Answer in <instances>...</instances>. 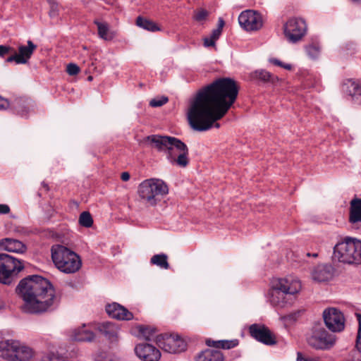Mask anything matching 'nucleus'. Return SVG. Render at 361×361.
<instances>
[{
	"mask_svg": "<svg viewBox=\"0 0 361 361\" xmlns=\"http://www.w3.org/2000/svg\"><path fill=\"white\" fill-rule=\"evenodd\" d=\"M238 87L229 78H219L202 87L190 99L187 118L190 127L197 131H207L221 119L236 100Z\"/></svg>",
	"mask_w": 361,
	"mask_h": 361,
	"instance_id": "obj_1",
	"label": "nucleus"
},
{
	"mask_svg": "<svg viewBox=\"0 0 361 361\" xmlns=\"http://www.w3.org/2000/svg\"><path fill=\"white\" fill-rule=\"evenodd\" d=\"M16 292L24 302L22 310L27 313L42 314L51 311L58 302L51 283L37 275L22 279L16 287Z\"/></svg>",
	"mask_w": 361,
	"mask_h": 361,
	"instance_id": "obj_2",
	"label": "nucleus"
},
{
	"mask_svg": "<svg viewBox=\"0 0 361 361\" xmlns=\"http://www.w3.org/2000/svg\"><path fill=\"white\" fill-rule=\"evenodd\" d=\"M300 281L295 276L273 279L270 283L269 300L273 306L283 307L288 302V297L301 290Z\"/></svg>",
	"mask_w": 361,
	"mask_h": 361,
	"instance_id": "obj_3",
	"label": "nucleus"
},
{
	"mask_svg": "<svg viewBox=\"0 0 361 361\" xmlns=\"http://www.w3.org/2000/svg\"><path fill=\"white\" fill-rule=\"evenodd\" d=\"M137 192L142 203L154 207L169 193V188L163 180L153 178L141 182Z\"/></svg>",
	"mask_w": 361,
	"mask_h": 361,
	"instance_id": "obj_4",
	"label": "nucleus"
},
{
	"mask_svg": "<svg viewBox=\"0 0 361 361\" xmlns=\"http://www.w3.org/2000/svg\"><path fill=\"white\" fill-rule=\"evenodd\" d=\"M51 258L55 266L66 274L77 272L82 266L79 255L65 246L55 245L51 249Z\"/></svg>",
	"mask_w": 361,
	"mask_h": 361,
	"instance_id": "obj_5",
	"label": "nucleus"
},
{
	"mask_svg": "<svg viewBox=\"0 0 361 361\" xmlns=\"http://www.w3.org/2000/svg\"><path fill=\"white\" fill-rule=\"evenodd\" d=\"M333 259L344 264H361V240L345 238L334 247Z\"/></svg>",
	"mask_w": 361,
	"mask_h": 361,
	"instance_id": "obj_6",
	"label": "nucleus"
},
{
	"mask_svg": "<svg viewBox=\"0 0 361 361\" xmlns=\"http://www.w3.org/2000/svg\"><path fill=\"white\" fill-rule=\"evenodd\" d=\"M23 267L21 261L8 254L0 253V282L11 284Z\"/></svg>",
	"mask_w": 361,
	"mask_h": 361,
	"instance_id": "obj_7",
	"label": "nucleus"
},
{
	"mask_svg": "<svg viewBox=\"0 0 361 361\" xmlns=\"http://www.w3.org/2000/svg\"><path fill=\"white\" fill-rule=\"evenodd\" d=\"M284 35L291 43H296L302 39L307 32L305 21L300 18H290L283 25Z\"/></svg>",
	"mask_w": 361,
	"mask_h": 361,
	"instance_id": "obj_8",
	"label": "nucleus"
},
{
	"mask_svg": "<svg viewBox=\"0 0 361 361\" xmlns=\"http://www.w3.org/2000/svg\"><path fill=\"white\" fill-rule=\"evenodd\" d=\"M156 342L159 348L170 353H179L187 348L185 341L178 336L160 334L157 336Z\"/></svg>",
	"mask_w": 361,
	"mask_h": 361,
	"instance_id": "obj_9",
	"label": "nucleus"
},
{
	"mask_svg": "<svg viewBox=\"0 0 361 361\" xmlns=\"http://www.w3.org/2000/svg\"><path fill=\"white\" fill-rule=\"evenodd\" d=\"M176 141L178 139L169 136H161L153 135L146 137L143 142L147 143L150 147L157 149L159 151H163L166 153L167 158L172 157V152L174 151Z\"/></svg>",
	"mask_w": 361,
	"mask_h": 361,
	"instance_id": "obj_10",
	"label": "nucleus"
},
{
	"mask_svg": "<svg viewBox=\"0 0 361 361\" xmlns=\"http://www.w3.org/2000/svg\"><path fill=\"white\" fill-rule=\"evenodd\" d=\"M310 345L316 349H329L335 343V338L329 334L324 328L317 326L313 329L312 335L307 338Z\"/></svg>",
	"mask_w": 361,
	"mask_h": 361,
	"instance_id": "obj_11",
	"label": "nucleus"
},
{
	"mask_svg": "<svg viewBox=\"0 0 361 361\" xmlns=\"http://www.w3.org/2000/svg\"><path fill=\"white\" fill-rule=\"evenodd\" d=\"M323 317L326 327L333 332H340L344 329L345 319L338 309L331 307L325 310Z\"/></svg>",
	"mask_w": 361,
	"mask_h": 361,
	"instance_id": "obj_12",
	"label": "nucleus"
},
{
	"mask_svg": "<svg viewBox=\"0 0 361 361\" xmlns=\"http://www.w3.org/2000/svg\"><path fill=\"white\" fill-rule=\"evenodd\" d=\"M238 22L240 26L247 31L257 30L262 27L261 15L250 10L243 11L238 17Z\"/></svg>",
	"mask_w": 361,
	"mask_h": 361,
	"instance_id": "obj_13",
	"label": "nucleus"
},
{
	"mask_svg": "<svg viewBox=\"0 0 361 361\" xmlns=\"http://www.w3.org/2000/svg\"><path fill=\"white\" fill-rule=\"evenodd\" d=\"M249 332L252 337L265 345H271L276 343L275 336L263 324H252L249 328Z\"/></svg>",
	"mask_w": 361,
	"mask_h": 361,
	"instance_id": "obj_14",
	"label": "nucleus"
},
{
	"mask_svg": "<svg viewBox=\"0 0 361 361\" xmlns=\"http://www.w3.org/2000/svg\"><path fill=\"white\" fill-rule=\"evenodd\" d=\"M136 355L143 361H158L161 353L154 345L149 343H139L135 348Z\"/></svg>",
	"mask_w": 361,
	"mask_h": 361,
	"instance_id": "obj_15",
	"label": "nucleus"
},
{
	"mask_svg": "<svg viewBox=\"0 0 361 361\" xmlns=\"http://www.w3.org/2000/svg\"><path fill=\"white\" fill-rule=\"evenodd\" d=\"M174 151L172 152V157L167 158L170 162L176 163L180 167H185L189 163L188 149L185 143L181 140L176 141Z\"/></svg>",
	"mask_w": 361,
	"mask_h": 361,
	"instance_id": "obj_16",
	"label": "nucleus"
},
{
	"mask_svg": "<svg viewBox=\"0 0 361 361\" xmlns=\"http://www.w3.org/2000/svg\"><path fill=\"white\" fill-rule=\"evenodd\" d=\"M106 313L112 318L119 320H130L133 319V314L125 307L118 303L114 302L106 306Z\"/></svg>",
	"mask_w": 361,
	"mask_h": 361,
	"instance_id": "obj_17",
	"label": "nucleus"
},
{
	"mask_svg": "<svg viewBox=\"0 0 361 361\" xmlns=\"http://www.w3.org/2000/svg\"><path fill=\"white\" fill-rule=\"evenodd\" d=\"M311 274L315 281H326L333 277L334 268L330 264H319L314 267Z\"/></svg>",
	"mask_w": 361,
	"mask_h": 361,
	"instance_id": "obj_18",
	"label": "nucleus"
},
{
	"mask_svg": "<svg viewBox=\"0 0 361 361\" xmlns=\"http://www.w3.org/2000/svg\"><path fill=\"white\" fill-rule=\"evenodd\" d=\"M97 330L111 342L118 341L119 327L115 323L106 322L99 324Z\"/></svg>",
	"mask_w": 361,
	"mask_h": 361,
	"instance_id": "obj_19",
	"label": "nucleus"
},
{
	"mask_svg": "<svg viewBox=\"0 0 361 361\" xmlns=\"http://www.w3.org/2000/svg\"><path fill=\"white\" fill-rule=\"evenodd\" d=\"M70 336L72 340L81 342H90L94 339L95 335L92 331L86 325L74 329Z\"/></svg>",
	"mask_w": 361,
	"mask_h": 361,
	"instance_id": "obj_20",
	"label": "nucleus"
},
{
	"mask_svg": "<svg viewBox=\"0 0 361 361\" xmlns=\"http://www.w3.org/2000/svg\"><path fill=\"white\" fill-rule=\"evenodd\" d=\"M18 346V341L8 339L0 341V357L13 361V356Z\"/></svg>",
	"mask_w": 361,
	"mask_h": 361,
	"instance_id": "obj_21",
	"label": "nucleus"
},
{
	"mask_svg": "<svg viewBox=\"0 0 361 361\" xmlns=\"http://www.w3.org/2000/svg\"><path fill=\"white\" fill-rule=\"evenodd\" d=\"M0 250L16 253H23L26 251V246L20 240L13 238H5L0 240Z\"/></svg>",
	"mask_w": 361,
	"mask_h": 361,
	"instance_id": "obj_22",
	"label": "nucleus"
},
{
	"mask_svg": "<svg viewBox=\"0 0 361 361\" xmlns=\"http://www.w3.org/2000/svg\"><path fill=\"white\" fill-rule=\"evenodd\" d=\"M36 48L37 46L30 40L27 41V46H20L18 47V54H17L18 62L22 63V64L26 63Z\"/></svg>",
	"mask_w": 361,
	"mask_h": 361,
	"instance_id": "obj_23",
	"label": "nucleus"
},
{
	"mask_svg": "<svg viewBox=\"0 0 361 361\" xmlns=\"http://www.w3.org/2000/svg\"><path fill=\"white\" fill-rule=\"evenodd\" d=\"M34 356L33 350L18 341V346L14 353L13 361H29Z\"/></svg>",
	"mask_w": 361,
	"mask_h": 361,
	"instance_id": "obj_24",
	"label": "nucleus"
},
{
	"mask_svg": "<svg viewBox=\"0 0 361 361\" xmlns=\"http://www.w3.org/2000/svg\"><path fill=\"white\" fill-rule=\"evenodd\" d=\"M196 361H224V356L219 350L207 349L198 354Z\"/></svg>",
	"mask_w": 361,
	"mask_h": 361,
	"instance_id": "obj_25",
	"label": "nucleus"
},
{
	"mask_svg": "<svg viewBox=\"0 0 361 361\" xmlns=\"http://www.w3.org/2000/svg\"><path fill=\"white\" fill-rule=\"evenodd\" d=\"M346 92L353 100L361 103V83L354 80H349L347 84Z\"/></svg>",
	"mask_w": 361,
	"mask_h": 361,
	"instance_id": "obj_26",
	"label": "nucleus"
},
{
	"mask_svg": "<svg viewBox=\"0 0 361 361\" xmlns=\"http://www.w3.org/2000/svg\"><path fill=\"white\" fill-rule=\"evenodd\" d=\"M350 221L353 224L361 222V199L350 202Z\"/></svg>",
	"mask_w": 361,
	"mask_h": 361,
	"instance_id": "obj_27",
	"label": "nucleus"
},
{
	"mask_svg": "<svg viewBox=\"0 0 361 361\" xmlns=\"http://www.w3.org/2000/svg\"><path fill=\"white\" fill-rule=\"evenodd\" d=\"M94 23L97 26L99 37L104 40H111L114 37V32L110 31L109 25L106 23L99 22L97 20H95Z\"/></svg>",
	"mask_w": 361,
	"mask_h": 361,
	"instance_id": "obj_28",
	"label": "nucleus"
},
{
	"mask_svg": "<svg viewBox=\"0 0 361 361\" xmlns=\"http://www.w3.org/2000/svg\"><path fill=\"white\" fill-rule=\"evenodd\" d=\"M206 343L209 346L214 347L216 348L231 349L238 345V341L237 339L221 341L207 340Z\"/></svg>",
	"mask_w": 361,
	"mask_h": 361,
	"instance_id": "obj_29",
	"label": "nucleus"
},
{
	"mask_svg": "<svg viewBox=\"0 0 361 361\" xmlns=\"http://www.w3.org/2000/svg\"><path fill=\"white\" fill-rule=\"evenodd\" d=\"M136 25L144 30L156 32L160 30L159 26L152 20L138 16L136 19Z\"/></svg>",
	"mask_w": 361,
	"mask_h": 361,
	"instance_id": "obj_30",
	"label": "nucleus"
},
{
	"mask_svg": "<svg viewBox=\"0 0 361 361\" xmlns=\"http://www.w3.org/2000/svg\"><path fill=\"white\" fill-rule=\"evenodd\" d=\"M150 262L152 264H155L161 269H169V264L168 262V257L165 254H159L154 255Z\"/></svg>",
	"mask_w": 361,
	"mask_h": 361,
	"instance_id": "obj_31",
	"label": "nucleus"
},
{
	"mask_svg": "<svg viewBox=\"0 0 361 361\" xmlns=\"http://www.w3.org/2000/svg\"><path fill=\"white\" fill-rule=\"evenodd\" d=\"M307 55L312 59H316L320 54L321 47L319 44L312 43L305 47Z\"/></svg>",
	"mask_w": 361,
	"mask_h": 361,
	"instance_id": "obj_32",
	"label": "nucleus"
},
{
	"mask_svg": "<svg viewBox=\"0 0 361 361\" xmlns=\"http://www.w3.org/2000/svg\"><path fill=\"white\" fill-rule=\"evenodd\" d=\"M79 224L85 228H90L93 224V219L88 212H83L79 216Z\"/></svg>",
	"mask_w": 361,
	"mask_h": 361,
	"instance_id": "obj_33",
	"label": "nucleus"
},
{
	"mask_svg": "<svg viewBox=\"0 0 361 361\" xmlns=\"http://www.w3.org/2000/svg\"><path fill=\"white\" fill-rule=\"evenodd\" d=\"M14 108L18 112V114L21 116H25L28 112V106L27 104V101L23 99L16 100Z\"/></svg>",
	"mask_w": 361,
	"mask_h": 361,
	"instance_id": "obj_34",
	"label": "nucleus"
},
{
	"mask_svg": "<svg viewBox=\"0 0 361 361\" xmlns=\"http://www.w3.org/2000/svg\"><path fill=\"white\" fill-rule=\"evenodd\" d=\"M224 25H225V22H224V19L222 18H219V20H218L217 28L213 30V31L212 32V34L210 36L212 39L216 41L219 38Z\"/></svg>",
	"mask_w": 361,
	"mask_h": 361,
	"instance_id": "obj_35",
	"label": "nucleus"
},
{
	"mask_svg": "<svg viewBox=\"0 0 361 361\" xmlns=\"http://www.w3.org/2000/svg\"><path fill=\"white\" fill-rule=\"evenodd\" d=\"M271 74L264 70L256 71L252 73V77L262 81H269L271 78Z\"/></svg>",
	"mask_w": 361,
	"mask_h": 361,
	"instance_id": "obj_36",
	"label": "nucleus"
},
{
	"mask_svg": "<svg viewBox=\"0 0 361 361\" xmlns=\"http://www.w3.org/2000/svg\"><path fill=\"white\" fill-rule=\"evenodd\" d=\"M169 99L166 97L154 98L149 102V105L152 107H159L167 103Z\"/></svg>",
	"mask_w": 361,
	"mask_h": 361,
	"instance_id": "obj_37",
	"label": "nucleus"
},
{
	"mask_svg": "<svg viewBox=\"0 0 361 361\" xmlns=\"http://www.w3.org/2000/svg\"><path fill=\"white\" fill-rule=\"evenodd\" d=\"M49 6V16L51 18H55L59 15V6L55 0H47Z\"/></svg>",
	"mask_w": 361,
	"mask_h": 361,
	"instance_id": "obj_38",
	"label": "nucleus"
},
{
	"mask_svg": "<svg viewBox=\"0 0 361 361\" xmlns=\"http://www.w3.org/2000/svg\"><path fill=\"white\" fill-rule=\"evenodd\" d=\"M209 16V12L206 10L201 9L195 12L194 15V19L198 22L204 21L207 19Z\"/></svg>",
	"mask_w": 361,
	"mask_h": 361,
	"instance_id": "obj_39",
	"label": "nucleus"
},
{
	"mask_svg": "<svg viewBox=\"0 0 361 361\" xmlns=\"http://www.w3.org/2000/svg\"><path fill=\"white\" fill-rule=\"evenodd\" d=\"M66 71L70 75H75L80 72V68L76 64L69 63L67 66Z\"/></svg>",
	"mask_w": 361,
	"mask_h": 361,
	"instance_id": "obj_40",
	"label": "nucleus"
},
{
	"mask_svg": "<svg viewBox=\"0 0 361 361\" xmlns=\"http://www.w3.org/2000/svg\"><path fill=\"white\" fill-rule=\"evenodd\" d=\"M271 62L275 65L283 67L284 68H286L287 70H290L291 68L290 64H283L281 61H280L279 60H278L276 59H271Z\"/></svg>",
	"mask_w": 361,
	"mask_h": 361,
	"instance_id": "obj_41",
	"label": "nucleus"
},
{
	"mask_svg": "<svg viewBox=\"0 0 361 361\" xmlns=\"http://www.w3.org/2000/svg\"><path fill=\"white\" fill-rule=\"evenodd\" d=\"M216 41L210 37H205L204 39V45L206 47H214Z\"/></svg>",
	"mask_w": 361,
	"mask_h": 361,
	"instance_id": "obj_42",
	"label": "nucleus"
},
{
	"mask_svg": "<svg viewBox=\"0 0 361 361\" xmlns=\"http://www.w3.org/2000/svg\"><path fill=\"white\" fill-rule=\"evenodd\" d=\"M9 102L7 99L0 96V110H4L8 108Z\"/></svg>",
	"mask_w": 361,
	"mask_h": 361,
	"instance_id": "obj_43",
	"label": "nucleus"
},
{
	"mask_svg": "<svg viewBox=\"0 0 361 361\" xmlns=\"http://www.w3.org/2000/svg\"><path fill=\"white\" fill-rule=\"evenodd\" d=\"M18 56L17 55V54L16 53L15 54L9 56L7 59H6V62H13V61H15L16 63L18 64H22V63H19L18 62Z\"/></svg>",
	"mask_w": 361,
	"mask_h": 361,
	"instance_id": "obj_44",
	"label": "nucleus"
},
{
	"mask_svg": "<svg viewBox=\"0 0 361 361\" xmlns=\"http://www.w3.org/2000/svg\"><path fill=\"white\" fill-rule=\"evenodd\" d=\"M10 50V47L0 45V56H4L6 54L8 53Z\"/></svg>",
	"mask_w": 361,
	"mask_h": 361,
	"instance_id": "obj_45",
	"label": "nucleus"
},
{
	"mask_svg": "<svg viewBox=\"0 0 361 361\" xmlns=\"http://www.w3.org/2000/svg\"><path fill=\"white\" fill-rule=\"evenodd\" d=\"M10 211V208L6 204H0V214H6Z\"/></svg>",
	"mask_w": 361,
	"mask_h": 361,
	"instance_id": "obj_46",
	"label": "nucleus"
},
{
	"mask_svg": "<svg viewBox=\"0 0 361 361\" xmlns=\"http://www.w3.org/2000/svg\"><path fill=\"white\" fill-rule=\"evenodd\" d=\"M54 355L48 354L42 357L41 361H55Z\"/></svg>",
	"mask_w": 361,
	"mask_h": 361,
	"instance_id": "obj_47",
	"label": "nucleus"
},
{
	"mask_svg": "<svg viewBox=\"0 0 361 361\" xmlns=\"http://www.w3.org/2000/svg\"><path fill=\"white\" fill-rule=\"evenodd\" d=\"M130 173L128 172H123L121 175V178L123 181H128L130 179Z\"/></svg>",
	"mask_w": 361,
	"mask_h": 361,
	"instance_id": "obj_48",
	"label": "nucleus"
},
{
	"mask_svg": "<svg viewBox=\"0 0 361 361\" xmlns=\"http://www.w3.org/2000/svg\"><path fill=\"white\" fill-rule=\"evenodd\" d=\"M42 185L44 188H46V190H49V187L47 183H45L44 182H42Z\"/></svg>",
	"mask_w": 361,
	"mask_h": 361,
	"instance_id": "obj_49",
	"label": "nucleus"
},
{
	"mask_svg": "<svg viewBox=\"0 0 361 361\" xmlns=\"http://www.w3.org/2000/svg\"><path fill=\"white\" fill-rule=\"evenodd\" d=\"M5 305L2 301H0V310L4 307Z\"/></svg>",
	"mask_w": 361,
	"mask_h": 361,
	"instance_id": "obj_50",
	"label": "nucleus"
},
{
	"mask_svg": "<svg viewBox=\"0 0 361 361\" xmlns=\"http://www.w3.org/2000/svg\"><path fill=\"white\" fill-rule=\"evenodd\" d=\"M354 3H360L361 0H351Z\"/></svg>",
	"mask_w": 361,
	"mask_h": 361,
	"instance_id": "obj_51",
	"label": "nucleus"
},
{
	"mask_svg": "<svg viewBox=\"0 0 361 361\" xmlns=\"http://www.w3.org/2000/svg\"><path fill=\"white\" fill-rule=\"evenodd\" d=\"M317 255H317V253H314V254L312 255V256H313L314 257H317Z\"/></svg>",
	"mask_w": 361,
	"mask_h": 361,
	"instance_id": "obj_52",
	"label": "nucleus"
},
{
	"mask_svg": "<svg viewBox=\"0 0 361 361\" xmlns=\"http://www.w3.org/2000/svg\"><path fill=\"white\" fill-rule=\"evenodd\" d=\"M92 80V76H89L88 77V80Z\"/></svg>",
	"mask_w": 361,
	"mask_h": 361,
	"instance_id": "obj_53",
	"label": "nucleus"
}]
</instances>
